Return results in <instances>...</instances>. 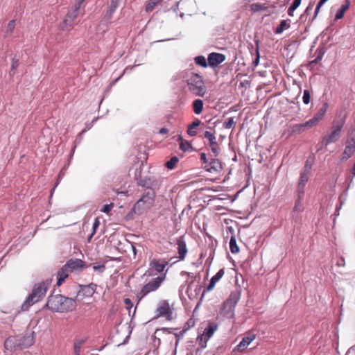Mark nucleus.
Wrapping results in <instances>:
<instances>
[{
  "label": "nucleus",
  "instance_id": "nucleus-1",
  "mask_svg": "<svg viewBox=\"0 0 355 355\" xmlns=\"http://www.w3.org/2000/svg\"><path fill=\"white\" fill-rule=\"evenodd\" d=\"M46 306L54 312H67L75 309L76 301L60 294L51 295L48 297Z\"/></svg>",
  "mask_w": 355,
  "mask_h": 355
},
{
  "label": "nucleus",
  "instance_id": "nucleus-2",
  "mask_svg": "<svg viewBox=\"0 0 355 355\" xmlns=\"http://www.w3.org/2000/svg\"><path fill=\"white\" fill-rule=\"evenodd\" d=\"M34 331H26L23 335L8 338L4 347L10 352L31 347L34 343Z\"/></svg>",
  "mask_w": 355,
  "mask_h": 355
},
{
  "label": "nucleus",
  "instance_id": "nucleus-3",
  "mask_svg": "<svg viewBox=\"0 0 355 355\" xmlns=\"http://www.w3.org/2000/svg\"><path fill=\"white\" fill-rule=\"evenodd\" d=\"M50 284L51 281L48 279L35 284L32 292L22 304L21 306V311H28L31 306L40 301L45 296Z\"/></svg>",
  "mask_w": 355,
  "mask_h": 355
},
{
  "label": "nucleus",
  "instance_id": "nucleus-4",
  "mask_svg": "<svg viewBox=\"0 0 355 355\" xmlns=\"http://www.w3.org/2000/svg\"><path fill=\"white\" fill-rule=\"evenodd\" d=\"M187 82L190 92L196 96H204L206 93V87L200 76L192 74Z\"/></svg>",
  "mask_w": 355,
  "mask_h": 355
},
{
  "label": "nucleus",
  "instance_id": "nucleus-5",
  "mask_svg": "<svg viewBox=\"0 0 355 355\" xmlns=\"http://www.w3.org/2000/svg\"><path fill=\"white\" fill-rule=\"evenodd\" d=\"M344 123L345 121L343 119L334 121L331 132L326 134L323 137L322 144L324 146H328L331 143L337 141L340 137V132Z\"/></svg>",
  "mask_w": 355,
  "mask_h": 355
},
{
  "label": "nucleus",
  "instance_id": "nucleus-6",
  "mask_svg": "<svg viewBox=\"0 0 355 355\" xmlns=\"http://www.w3.org/2000/svg\"><path fill=\"white\" fill-rule=\"evenodd\" d=\"M155 196V191L152 189L146 190L142 197L135 204V212L141 214L144 209L150 207L154 202Z\"/></svg>",
  "mask_w": 355,
  "mask_h": 355
},
{
  "label": "nucleus",
  "instance_id": "nucleus-7",
  "mask_svg": "<svg viewBox=\"0 0 355 355\" xmlns=\"http://www.w3.org/2000/svg\"><path fill=\"white\" fill-rule=\"evenodd\" d=\"M83 3V0H79L74 6L72 10L69 11L66 15L62 24L60 25V28L62 31L69 30L71 28L73 25L74 20L78 15L79 9L82 3Z\"/></svg>",
  "mask_w": 355,
  "mask_h": 355
},
{
  "label": "nucleus",
  "instance_id": "nucleus-8",
  "mask_svg": "<svg viewBox=\"0 0 355 355\" xmlns=\"http://www.w3.org/2000/svg\"><path fill=\"white\" fill-rule=\"evenodd\" d=\"M165 279V275L157 277L156 278L153 279L151 281H150L148 283L145 284L141 289V291L139 293L140 297L139 300L143 298L144 296L148 295L149 293L155 291L159 288V287L161 286L162 283Z\"/></svg>",
  "mask_w": 355,
  "mask_h": 355
},
{
  "label": "nucleus",
  "instance_id": "nucleus-9",
  "mask_svg": "<svg viewBox=\"0 0 355 355\" xmlns=\"http://www.w3.org/2000/svg\"><path fill=\"white\" fill-rule=\"evenodd\" d=\"M157 318L166 317L168 320L172 318V310L170 307L169 303L166 300H163L159 302L158 307L156 309Z\"/></svg>",
  "mask_w": 355,
  "mask_h": 355
},
{
  "label": "nucleus",
  "instance_id": "nucleus-10",
  "mask_svg": "<svg viewBox=\"0 0 355 355\" xmlns=\"http://www.w3.org/2000/svg\"><path fill=\"white\" fill-rule=\"evenodd\" d=\"M217 327V324H210L205 330L204 334L198 337V340H199V344L201 347H206L207 340L213 336L214 332L216 331Z\"/></svg>",
  "mask_w": 355,
  "mask_h": 355
},
{
  "label": "nucleus",
  "instance_id": "nucleus-11",
  "mask_svg": "<svg viewBox=\"0 0 355 355\" xmlns=\"http://www.w3.org/2000/svg\"><path fill=\"white\" fill-rule=\"evenodd\" d=\"M70 272L82 271L85 268V262L80 259H71L64 264Z\"/></svg>",
  "mask_w": 355,
  "mask_h": 355
},
{
  "label": "nucleus",
  "instance_id": "nucleus-12",
  "mask_svg": "<svg viewBox=\"0 0 355 355\" xmlns=\"http://www.w3.org/2000/svg\"><path fill=\"white\" fill-rule=\"evenodd\" d=\"M204 137L207 139L209 141V146L211 147V152L215 157L218 156L220 152V148L216 141V138L214 134L209 131H206L204 134Z\"/></svg>",
  "mask_w": 355,
  "mask_h": 355
},
{
  "label": "nucleus",
  "instance_id": "nucleus-13",
  "mask_svg": "<svg viewBox=\"0 0 355 355\" xmlns=\"http://www.w3.org/2000/svg\"><path fill=\"white\" fill-rule=\"evenodd\" d=\"M225 60V55L219 53H211L208 55V64L211 67H217Z\"/></svg>",
  "mask_w": 355,
  "mask_h": 355
},
{
  "label": "nucleus",
  "instance_id": "nucleus-14",
  "mask_svg": "<svg viewBox=\"0 0 355 355\" xmlns=\"http://www.w3.org/2000/svg\"><path fill=\"white\" fill-rule=\"evenodd\" d=\"M168 265V261L164 259H153L150 261L149 269L155 270L157 272H162Z\"/></svg>",
  "mask_w": 355,
  "mask_h": 355
},
{
  "label": "nucleus",
  "instance_id": "nucleus-15",
  "mask_svg": "<svg viewBox=\"0 0 355 355\" xmlns=\"http://www.w3.org/2000/svg\"><path fill=\"white\" fill-rule=\"evenodd\" d=\"M205 168L209 173H218L223 168L222 163L218 159L212 158L207 165H205Z\"/></svg>",
  "mask_w": 355,
  "mask_h": 355
},
{
  "label": "nucleus",
  "instance_id": "nucleus-16",
  "mask_svg": "<svg viewBox=\"0 0 355 355\" xmlns=\"http://www.w3.org/2000/svg\"><path fill=\"white\" fill-rule=\"evenodd\" d=\"M355 151V139H352L347 141L345 148L343 153L342 160H347L352 157Z\"/></svg>",
  "mask_w": 355,
  "mask_h": 355
},
{
  "label": "nucleus",
  "instance_id": "nucleus-17",
  "mask_svg": "<svg viewBox=\"0 0 355 355\" xmlns=\"http://www.w3.org/2000/svg\"><path fill=\"white\" fill-rule=\"evenodd\" d=\"M178 257L180 260H183L187 253V248L186 242L184 239V236H180L177 239Z\"/></svg>",
  "mask_w": 355,
  "mask_h": 355
},
{
  "label": "nucleus",
  "instance_id": "nucleus-18",
  "mask_svg": "<svg viewBox=\"0 0 355 355\" xmlns=\"http://www.w3.org/2000/svg\"><path fill=\"white\" fill-rule=\"evenodd\" d=\"M309 175L301 173L300 181L297 185V196L300 198H302L304 194V188L306 183L308 182Z\"/></svg>",
  "mask_w": 355,
  "mask_h": 355
},
{
  "label": "nucleus",
  "instance_id": "nucleus-19",
  "mask_svg": "<svg viewBox=\"0 0 355 355\" xmlns=\"http://www.w3.org/2000/svg\"><path fill=\"white\" fill-rule=\"evenodd\" d=\"M254 339L255 335L253 334L243 337L240 343L236 346V349L240 352L244 350Z\"/></svg>",
  "mask_w": 355,
  "mask_h": 355
},
{
  "label": "nucleus",
  "instance_id": "nucleus-20",
  "mask_svg": "<svg viewBox=\"0 0 355 355\" xmlns=\"http://www.w3.org/2000/svg\"><path fill=\"white\" fill-rule=\"evenodd\" d=\"M240 299V295L237 293H232L228 299L225 302V308H235Z\"/></svg>",
  "mask_w": 355,
  "mask_h": 355
},
{
  "label": "nucleus",
  "instance_id": "nucleus-21",
  "mask_svg": "<svg viewBox=\"0 0 355 355\" xmlns=\"http://www.w3.org/2000/svg\"><path fill=\"white\" fill-rule=\"evenodd\" d=\"M122 0H112L110 2V5L109 6V8L105 15V19L107 21H110L115 10L118 8L119 3L121 2Z\"/></svg>",
  "mask_w": 355,
  "mask_h": 355
},
{
  "label": "nucleus",
  "instance_id": "nucleus-22",
  "mask_svg": "<svg viewBox=\"0 0 355 355\" xmlns=\"http://www.w3.org/2000/svg\"><path fill=\"white\" fill-rule=\"evenodd\" d=\"M97 285L91 283L88 285L80 286V291L85 297H92L96 291Z\"/></svg>",
  "mask_w": 355,
  "mask_h": 355
},
{
  "label": "nucleus",
  "instance_id": "nucleus-23",
  "mask_svg": "<svg viewBox=\"0 0 355 355\" xmlns=\"http://www.w3.org/2000/svg\"><path fill=\"white\" fill-rule=\"evenodd\" d=\"M318 123L312 118L304 123L297 124V125H294L293 130L297 131V132H302L305 129H310V128H313V126H315Z\"/></svg>",
  "mask_w": 355,
  "mask_h": 355
},
{
  "label": "nucleus",
  "instance_id": "nucleus-24",
  "mask_svg": "<svg viewBox=\"0 0 355 355\" xmlns=\"http://www.w3.org/2000/svg\"><path fill=\"white\" fill-rule=\"evenodd\" d=\"M70 271L64 265L58 272L57 285L60 286L69 276Z\"/></svg>",
  "mask_w": 355,
  "mask_h": 355
},
{
  "label": "nucleus",
  "instance_id": "nucleus-25",
  "mask_svg": "<svg viewBox=\"0 0 355 355\" xmlns=\"http://www.w3.org/2000/svg\"><path fill=\"white\" fill-rule=\"evenodd\" d=\"M223 275H224V270L223 269L219 270V271L211 277V279L209 282V284L207 287V291H211L214 288L216 283L218 282L221 279V277L223 276Z\"/></svg>",
  "mask_w": 355,
  "mask_h": 355
},
{
  "label": "nucleus",
  "instance_id": "nucleus-26",
  "mask_svg": "<svg viewBox=\"0 0 355 355\" xmlns=\"http://www.w3.org/2000/svg\"><path fill=\"white\" fill-rule=\"evenodd\" d=\"M327 103H324L318 112L313 116V119L317 123L323 119L325 113L327 112Z\"/></svg>",
  "mask_w": 355,
  "mask_h": 355
},
{
  "label": "nucleus",
  "instance_id": "nucleus-27",
  "mask_svg": "<svg viewBox=\"0 0 355 355\" xmlns=\"http://www.w3.org/2000/svg\"><path fill=\"white\" fill-rule=\"evenodd\" d=\"M200 124V121L198 119H195L191 124L188 125L187 134L189 136H195L197 134V132L195 130L196 128H198Z\"/></svg>",
  "mask_w": 355,
  "mask_h": 355
},
{
  "label": "nucleus",
  "instance_id": "nucleus-28",
  "mask_svg": "<svg viewBox=\"0 0 355 355\" xmlns=\"http://www.w3.org/2000/svg\"><path fill=\"white\" fill-rule=\"evenodd\" d=\"M289 20H282L281 21L279 26L275 31V34L279 35L282 34L285 30H287L290 27Z\"/></svg>",
  "mask_w": 355,
  "mask_h": 355
},
{
  "label": "nucleus",
  "instance_id": "nucleus-29",
  "mask_svg": "<svg viewBox=\"0 0 355 355\" xmlns=\"http://www.w3.org/2000/svg\"><path fill=\"white\" fill-rule=\"evenodd\" d=\"M203 101L200 99H196L193 102V112L196 114H200L203 110Z\"/></svg>",
  "mask_w": 355,
  "mask_h": 355
},
{
  "label": "nucleus",
  "instance_id": "nucleus-30",
  "mask_svg": "<svg viewBox=\"0 0 355 355\" xmlns=\"http://www.w3.org/2000/svg\"><path fill=\"white\" fill-rule=\"evenodd\" d=\"M230 249L232 254H236L239 252V248L236 244L235 236H232L230 241Z\"/></svg>",
  "mask_w": 355,
  "mask_h": 355
},
{
  "label": "nucleus",
  "instance_id": "nucleus-31",
  "mask_svg": "<svg viewBox=\"0 0 355 355\" xmlns=\"http://www.w3.org/2000/svg\"><path fill=\"white\" fill-rule=\"evenodd\" d=\"M302 0H294L291 6L288 9V14L290 16L293 15V12L301 4Z\"/></svg>",
  "mask_w": 355,
  "mask_h": 355
},
{
  "label": "nucleus",
  "instance_id": "nucleus-32",
  "mask_svg": "<svg viewBox=\"0 0 355 355\" xmlns=\"http://www.w3.org/2000/svg\"><path fill=\"white\" fill-rule=\"evenodd\" d=\"M234 308H225V304H223V308L222 310V313L224 316L228 318H232L234 315Z\"/></svg>",
  "mask_w": 355,
  "mask_h": 355
},
{
  "label": "nucleus",
  "instance_id": "nucleus-33",
  "mask_svg": "<svg viewBox=\"0 0 355 355\" xmlns=\"http://www.w3.org/2000/svg\"><path fill=\"white\" fill-rule=\"evenodd\" d=\"M15 26V20L10 21L7 26V28H6V35H5L6 37H9L12 35V33H13Z\"/></svg>",
  "mask_w": 355,
  "mask_h": 355
},
{
  "label": "nucleus",
  "instance_id": "nucleus-34",
  "mask_svg": "<svg viewBox=\"0 0 355 355\" xmlns=\"http://www.w3.org/2000/svg\"><path fill=\"white\" fill-rule=\"evenodd\" d=\"M195 62L196 64L202 67H207V62L206 58L202 55H199L195 58Z\"/></svg>",
  "mask_w": 355,
  "mask_h": 355
},
{
  "label": "nucleus",
  "instance_id": "nucleus-35",
  "mask_svg": "<svg viewBox=\"0 0 355 355\" xmlns=\"http://www.w3.org/2000/svg\"><path fill=\"white\" fill-rule=\"evenodd\" d=\"M179 161V159L178 157L176 156H174V157H172L170 160H168L166 163V166L168 168V169H173L175 168V166H176V164H178Z\"/></svg>",
  "mask_w": 355,
  "mask_h": 355
},
{
  "label": "nucleus",
  "instance_id": "nucleus-36",
  "mask_svg": "<svg viewBox=\"0 0 355 355\" xmlns=\"http://www.w3.org/2000/svg\"><path fill=\"white\" fill-rule=\"evenodd\" d=\"M161 0H149L148 3L146 6V11L151 12L155 8V6L159 3Z\"/></svg>",
  "mask_w": 355,
  "mask_h": 355
},
{
  "label": "nucleus",
  "instance_id": "nucleus-37",
  "mask_svg": "<svg viewBox=\"0 0 355 355\" xmlns=\"http://www.w3.org/2000/svg\"><path fill=\"white\" fill-rule=\"evenodd\" d=\"M250 9L252 12H256L260 10H266V7L265 6L264 4L252 3L250 5Z\"/></svg>",
  "mask_w": 355,
  "mask_h": 355
},
{
  "label": "nucleus",
  "instance_id": "nucleus-38",
  "mask_svg": "<svg viewBox=\"0 0 355 355\" xmlns=\"http://www.w3.org/2000/svg\"><path fill=\"white\" fill-rule=\"evenodd\" d=\"M236 123L233 117H230L223 123V127L226 129H230L235 125Z\"/></svg>",
  "mask_w": 355,
  "mask_h": 355
},
{
  "label": "nucleus",
  "instance_id": "nucleus-39",
  "mask_svg": "<svg viewBox=\"0 0 355 355\" xmlns=\"http://www.w3.org/2000/svg\"><path fill=\"white\" fill-rule=\"evenodd\" d=\"M328 0H320L319 1V3H318V5L316 6V8L315 9V13H314V15L313 17V18L311 19V21H313L315 17H317L319 11H320V8Z\"/></svg>",
  "mask_w": 355,
  "mask_h": 355
},
{
  "label": "nucleus",
  "instance_id": "nucleus-40",
  "mask_svg": "<svg viewBox=\"0 0 355 355\" xmlns=\"http://www.w3.org/2000/svg\"><path fill=\"white\" fill-rule=\"evenodd\" d=\"M85 339H79L76 340L74 343V352H80L81 347L85 343Z\"/></svg>",
  "mask_w": 355,
  "mask_h": 355
},
{
  "label": "nucleus",
  "instance_id": "nucleus-41",
  "mask_svg": "<svg viewBox=\"0 0 355 355\" xmlns=\"http://www.w3.org/2000/svg\"><path fill=\"white\" fill-rule=\"evenodd\" d=\"M191 148V144L187 141H182L180 144V148L183 151H187Z\"/></svg>",
  "mask_w": 355,
  "mask_h": 355
},
{
  "label": "nucleus",
  "instance_id": "nucleus-42",
  "mask_svg": "<svg viewBox=\"0 0 355 355\" xmlns=\"http://www.w3.org/2000/svg\"><path fill=\"white\" fill-rule=\"evenodd\" d=\"M301 199L302 198H300L299 196H297V199L295 202V207L293 208V210L295 211H302L303 210V207H302V205L301 203Z\"/></svg>",
  "mask_w": 355,
  "mask_h": 355
},
{
  "label": "nucleus",
  "instance_id": "nucleus-43",
  "mask_svg": "<svg viewBox=\"0 0 355 355\" xmlns=\"http://www.w3.org/2000/svg\"><path fill=\"white\" fill-rule=\"evenodd\" d=\"M138 184L139 186L143 187H146V190H148V189H151L150 188V181L148 180L141 179L138 182Z\"/></svg>",
  "mask_w": 355,
  "mask_h": 355
},
{
  "label": "nucleus",
  "instance_id": "nucleus-44",
  "mask_svg": "<svg viewBox=\"0 0 355 355\" xmlns=\"http://www.w3.org/2000/svg\"><path fill=\"white\" fill-rule=\"evenodd\" d=\"M310 98H311V96H310V93H309V90H306V89L304 90V94H303V97H302L303 103L306 105L309 104L310 102Z\"/></svg>",
  "mask_w": 355,
  "mask_h": 355
},
{
  "label": "nucleus",
  "instance_id": "nucleus-45",
  "mask_svg": "<svg viewBox=\"0 0 355 355\" xmlns=\"http://www.w3.org/2000/svg\"><path fill=\"white\" fill-rule=\"evenodd\" d=\"M93 269L94 271L98 272L100 274H102L105 270V264L94 266Z\"/></svg>",
  "mask_w": 355,
  "mask_h": 355
},
{
  "label": "nucleus",
  "instance_id": "nucleus-46",
  "mask_svg": "<svg viewBox=\"0 0 355 355\" xmlns=\"http://www.w3.org/2000/svg\"><path fill=\"white\" fill-rule=\"evenodd\" d=\"M19 66V60L14 58L12 60V64H11V71L13 72V74L15 73V70Z\"/></svg>",
  "mask_w": 355,
  "mask_h": 355
},
{
  "label": "nucleus",
  "instance_id": "nucleus-47",
  "mask_svg": "<svg viewBox=\"0 0 355 355\" xmlns=\"http://www.w3.org/2000/svg\"><path fill=\"white\" fill-rule=\"evenodd\" d=\"M99 225H100V221L98 218H96L94 220V222L93 223L92 233L91 237H92L94 235V234L96 233V229L99 227Z\"/></svg>",
  "mask_w": 355,
  "mask_h": 355
},
{
  "label": "nucleus",
  "instance_id": "nucleus-48",
  "mask_svg": "<svg viewBox=\"0 0 355 355\" xmlns=\"http://www.w3.org/2000/svg\"><path fill=\"white\" fill-rule=\"evenodd\" d=\"M311 170V165L308 162H306L303 171L301 173L310 175Z\"/></svg>",
  "mask_w": 355,
  "mask_h": 355
},
{
  "label": "nucleus",
  "instance_id": "nucleus-49",
  "mask_svg": "<svg viewBox=\"0 0 355 355\" xmlns=\"http://www.w3.org/2000/svg\"><path fill=\"white\" fill-rule=\"evenodd\" d=\"M113 205H114L113 203L105 205L103 206V207L102 208L101 211L108 214L111 211L112 208L113 207Z\"/></svg>",
  "mask_w": 355,
  "mask_h": 355
},
{
  "label": "nucleus",
  "instance_id": "nucleus-50",
  "mask_svg": "<svg viewBox=\"0 0 355 355\" xmlns=\"http://www.w3.org/2000/svg\"><path fill=\"white\" fill-rule=\"evenodd\" d=\"M313 3H310L309 6H307L306 9L305 10L303 15H301V19H302L305 15H308L310 14L311 11L313 9Z\"/></svg>",
  "mask_w": 355,
  "mask_h": 355
},
{
  "label": "nucleus",
  "instance_id": "nucleus-51",
  "mask_svg": "<svg viewBox=\"0 0 355 355\" xmlns=\"http://www.w3.org/2000/svg\"><path fill=\"white\" fill-rule=\"evenodd\" d=\"M349 1L348 0H346V3L345 4H343L341 8H340V10L341 11H343V12H345L348 8H349Z\"/></svg>",
  "mask_w": 355,
  "mask_h": 355
},
{
  "label": "nucleus",
  "instance_id": "nucleus-52",
  "mask_svg": "<svg viewBox=\"0 0 355 355\" xmlns=\"http://www.w3.org/2000/svg\"><path fill=\"white\" fill-rule=\"evenodd\" d=\"M349 1L348 0H346V3L345 4H343L341 8H340V10L341 11H343V12H345L348 8H349Z\"/></svg>",
  "mask_w": 355,
  "mask_h": 355
},
{
  "label": "nucleus",
  "instance_id": "nucleus-53",
  "mask_svg": "<svg viewBox=\"0 0 355 355\" xmlns=\"http://www.w3.org/2000/svg\"><path fill=\"white\" fill-rule=\"evenodd\" d=\"M200 159H201V160L203 161V162L205 165H207L208 164L209 161L207 158V155L205 153H202L200 154Z\"/></svg>",
  "mask_w": 355,
  "mask_h": 355
},
{
  "label": "nucleus",
  "instance_id": "nucleus-54",
  "mask_svg": "<svg viewBox=\"0 0 355 355\" xmlns=\"http://www.w3.org/2000/svg\"><path fill=\"white\" fill-rule=\"evenodd\" d=\"M345 13L343 12V11H341L340 9L338 10L336 15V19H342L344 16Z\"/></svg>",
  "mask_w": 355,
  "mask_h": 355
},
{
  "label": "nucleus",
  "instance_id": "nucleus-55",
  "mask_svg": "<svg viewBox=\"0 0 355 355\" xmlns=\"http://www.w3.org/2000/svg\"><path fill=\"white\" fill-rule=\"evenodd\" d=\"M124 303L128 306V308L131 307L132 306L131 300L129 298L124 299Z\"/></svg>",
  "mask_w": 355,
  "mask_h": 355
},
{
  "label": "nucleus",
  "instance_id": "nucleus-56",
  "mask_svg": "<svg viewBox=\"0 0 355 355\" xmlns=\"http://www.w3.org/2000/svg\"><path fill=\"white\" fill-rule=\"evenodd\" d=\"M168 132V130L166 128H162L159 131V134L161 135L166 134Z\"/></svg>",
  "mask_w": 355,
  "mask_h": 355
},
{
  "label": "nucleus",
  "instance_id": "nucleus-57",
  "mask_svg": "<svg viewBox=\"0 0 355 355\" xmlns=\"http://www.w3.org/2000/svg\"><path fill=\"white\" fill-rule=\"evenodd\" d=\"M259 62V52L257 51V58L253 61V64L254 66H257L258 65Z\"/></svg>",
  "mask_w": 355,
  "mask_h": 355
},
{
  "label": "nucleus",
  "instance_id": "nucleus-58",
  "mask_svg": "<svg viewBox=\"0 0 355 355\" xmlns=\"http://www.w3.org/2000/svg\"><path fill=\"white\" fill-rule=\"evenodd\" d=\"M320 60H321V56H318L314 60H313L311 62V63H315H315H317Z\"/></svg>",
  "mask_w": 355,
  "mask_h": 355
},
{
  "label": "nucleus",
  "instance_id": "nucleus-59",
  "mask_svg": "<svg viewBox=\"0 0 355 355\" xmlns=\"http://www.w3.org/2000/svg\"><path fill=\"white\" fill-rule=\"evenodd\" d=\"M132 251H133L134 254L136 255V254H137L136 248L133 245H132Z\"/></svg>",
  "mask_w": 355,
  "mask_h": 355
},
{
  "label": "nucleus",
  "instance_id": "nucleus-60",
  "mask_svg": "<svg viewBox=\"0 0 355 355\" xmlns=\"http://www.w3.org/2000/svg\"><path fill=\"white\" fill-rule=\"evenodd\" d=\"M178 140L180 141V142H182V141H184L181 135L178 136Z\"/></svg>",
  "mask_w": 355,
  "mask_h": 355
},
{
  "label": "nucleus",
  "instance_id": "nucleus-61",
  "mask_svg": "<svg viewBox=\"0 0 355 355\" xmlns=\"http://www.w3.org/2000/svg\"><path fill=\"white\" fill-rule=\"evenodd\" d=\"M76 355H80V352H74Z\"/></svg>",
  "mask_w": 355,
  "mask_h": 355
},
{
  "label": "nucleus",
  "instance_id": "nucleus-62",
  "mask_svg": "<svg viewBox=\"0 0 355 355\" xmlns=\"http://www.w3.org/2000/svg\"><path fill=\"white\" fill-rule=\"evenodd\" d=\"M85 0H83V2L85 1Z\"/></svg>",
  "mask_w": 355,
  "mask_h": 355
}]
</instances>
